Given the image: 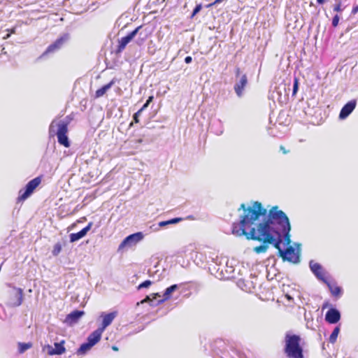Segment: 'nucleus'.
<instances>
[{"mask_svg":"<svg viewBox=\"0 0 358 358\" xmlns=\"http://www.w3.org/2000/svg\"><path fill=\"white\" fill-rule=\"evenodd\" d=\"M243 210L239 215V221L234 222L231 232L236 236H243L245 232L254 228L255 233L280 234V233L291 229L289 220L287 215L278 206L273 207L268 213L259 201H254L252 206L242 203L238 211Z\"/></svg>","mask_w":358,"mask_h":358,"instance_id":"nucleus-1","label":"nucleus"},{"mask_svg":"<svg viewBox=\"0 0 358 358\" xmlns=\"http://www.w3.org/2000/svg\"><path fill=\"white\" fill-rule=\"evenodd\" d=\"M243 236H245L247 240L257 241L262 243L260 245L253 248V251L257 254L266 252L268 248L269 244L273 245L275 248L278 249V255H280V250H284L281 248V244L282 243L280 234L255 233V230L252 228L250 231L245 232Z\"/></svg>","mask_w":358,"mask_h":358,"instance_id":"nucleus-2","label":"nucleus"},{"mask_svg":"<svg viewBox=\"0 0 358 358\" xmlns=\"http://www.w3.org/2000/svg\"><path fill=\"white\" fill-rule=\"evenodd\" d=\"M301 340V338L299 335L286 334L284 352L288 358H304Z\"/></svg>","mask_w":358,"mask_h":358,"instance_id":"nucleus-3","label":"nucleus"},{"mask_svg":"<svg viewBox=\"0 0 358 358\" xmlns=\"http://www.w3.org/2000/svg\"><path fill=\"white\" fill-rule=\"evenodd\" d=\"M213 350L215 355L219 356L220 358H228L230 356L231 358H246L245 355L241 351L231 347V353L226 349V344L222 340L215 341Z\"/></svg>","mask_w":358,"mask_h":358,"instance_id":"nucleus-4","label":"nucleus"},{"mask_svg":"<svg viewBox=\"0 0 358 358\" xmlns=\"http://www.w3.org/2000/svg\"><path fill=\"white\" fill-rule=\"evenodd\" d=\"M68 129L66 124H62L60 127L56 126V119L53 120L49 127V133L51 136L57 135L58 143L66 148L71 145L69 139L67 136Z\"/></svg>","mask_w":358,"mask_h":358,"instance_id":"nucleus-5","label":"nucleus"},{"mask_svg":"<svg viewBox=\"0 0 358 358\" xmlns=\"http://www.w3.org/2000/svg\"><path fill=\"white\" fill-rule=\"evenodd\" d=\"M179 288V285L177 284H174L171 285L170 287H167L164 293L163 294V296L160 299H157V297H161L160 294L159 293L153 294H152V299L150 298V296H147L145 300L147 302L150 303V305L152 306H156L157 305H159L164 301L170 299L171 298V294L173 292H174L176 290H177Z\"/></svg>","mask_w":358,"mask_h":358,"instance_id":"nucleus-6","label":"nucleus"},{"mask_svg":"<svg viewBox=\"0 0 358 358\" xmlns=\"http://www.w3.org/2000/svg\"><path fill=\"white\" fill-rule=\"evenodd\" d=\"M294 245L297 247L296 252H295V249L292 246H287V248L280 250L279 256L282 257L284 262L287 261L293 264H299L300 262L299 247L301 244L296 243Z\"/></svg>","mask_w":358,"mask_h":358,"instance_id":"nucleus-7","label":"nucleus"},{"mask_svg":"<svg viewBox=\"0 0 358 358\" xmlns=\"http://www.w3.org/2000/svg\"><path fill=\"white\" fill-rule=\"evenodd\" d=\"M41 180L39 177H36L25 185V187L20 189L17 198L18 201H23L29 197L34 192V189L40 185Z\"/></svg>","mask_w":358,"mask_h":358,"instance_id":"nucleus-8","label":"nucleus"},{"mask_svg":"<svg viewBox=\"0 0 358 358\" xmlns=\"http://www.w3.org/2000/svg\"><path fill=\"white\" fill-rule=\"evenodd\" d=\"M144 238L143 232H136L127 236L123 239L118 246V251L122 250L125 248H131L141 241Z\"/></svg>","mask_w":358,"mask_h":358,"instance_id":"nucleus-9","label":"nucleus"},{"mask_svg":"<svg viewBox=\"0 0 358 358\" xmlns=\"http://www.w3.org/2000/svg\"><path fill=\"white\" fill-rule=\"evenodd\" d=\"M22 289L13 287L9 291V298L6 302V305L9 307H17L22 304Z\"/></svg>","mask_w":358,"mask_h":358,"instance_id":"nucleus-10","label":"nucleus"},{"mask_svg":"<svg viewBox=\"0 0 358 358\" xmlns=\"http://www.w3.org/2000/svg\"><path fill=\"white\" fill-rule=\"evenodd\" d=\"M70 39V34L69 33L62 34L55 41L48 46L45 51L43 53L41 57L55 52L59 50L64 43L68 42Z\"/></svg>","mask_w":358,"mask_h":358,"instance_id":"nucleus-11","label":"nucleus"},{"mask_svg":"<svg viewBox=\"0 0 358 358\" xmlns=\"http://www.w3.org/2000/svg\"><path fill=\"white\" fill-rule=\"evenodd\" d=\"M248 84V76L245 73L241 75L239 79H236L234 86V92L238 98L243 96L245 89Z\"/></svg>","mask_w":358,"mask_h":358,"instance_id":"nucleus-12","label":"nucleus"},{"mask_svg":"<svg viewBox=\"0 0 358 358\" xmlns=\"http://www.w3.org/2000/svg\"><path fill=\"white\" fill-rule=\"evenodd\" d=\"M138 29H140V28H136L133 31L128 33L125 36L122 37L118 40V45L116 49L117 53L122 52L127 44L130 43L135 37H136Z\"/></svg>","mask_w":358,"mask_h":358,"instance_id":"nucleus-13","label":"nucleus"},{"mask_svg":"<svg viewBox=\"0 0 358 358\" xmlns=\"http://www.w3.org/2000/svg\"><path fill=\"white\" fill-rule=\"evenodd\" d=\"M309 267L312 273L319 280L326 282L327 278L324 276V270L320 264L315 262L314 260H310L309 262Z\"/></svg>","mask_w":358,"mask_h":358,"instance_id":"nucleus-14","label":"nucleus"},{"mask_svg":"<svg viewBox=\"0 0 358 358\" xmlns=\"http://www.w3.org/2000/svg\"><path fill=\"white\" fill-rule=\"evenodd\" d=\"M84 315L85 312L83 310H75L66 315L64 322L68 326H73L78 323Z\"/></svg>","mask_w":358,"mask_h":358,"instance_id":"nucleus-15","label":"nucleus"},{"mask_svg":"<svg viewBox=\"0 0 358 358\" xmlns=\"http://www.w3.org/2000/svg\"><path fill=\"white\" fill-rule=\"evenodd\" d=\"M357 106L356 99H352L346 103L341 108L339 113V119L345 120L355 110Z\"/></svg>","mask_w":358,"mask_h":358,"instance_id":"nucleus-16","label":"nucleus"},{"mask_svg":"<svg viewBox=\"0 0 358 358\" xmlns=\"http://www.w3.org/2000/svg\"><path fill=\"white\" fill-rule=\"evenodd\" d=\"M341 312L334 307H331L325 314V320L329 324H336L341 320Z\"/></svg>","mask_w":358,"mask_h":358,"instance_id":"nucleus-17","label":"nucleus"},{"mask_svg":"<svg viewBox=\"0 0 358 358\" xmlns=\"http://www.w3.org/2000/svg\"><path fill=\"white\" fill-rule=\"evenodd\" d=\"M65 341L64 340L60 342H55L54 343L55 348H53L50 345H48L47 348L48 349V353L49 355H61L66 352V348L64 347Z\"/></svg>","mask_w":358,"mask_h":358,"instance_id":"nucleus-18","label":"nucleus"},{"mask_svg":"<svg viewBox=\"0 0 358 358\" xmlns=\"http://www.w3.org/2000/svg\"><path fill=\"white\" fill-rule=\"evenodd\" d=\"M117 315V312L113 311L108 313H101V317L103 318L101 327H99L103 331L108 327L113 321Z\"/></svg>","mask_w":358,"mask_h":358,"instance_id":"nucleus-19","label":"nucleus"},{"mask_svg":"<svg viewBox=\"0 0 358 358\" xmlns=\"http://www.w3.org/2000/svg\"><path fill=\"white\" fill-rule=\"evenodd\" d=\"M136 28H140V29H138V31L137 32L136 43L138 45L141 46L148 38L150 32L146 28H144L143 25L138 26Z\"/></svg>","mask_w":358,"mask_h":358,"instance_id":"nucleus-20","label":"nucleus"},{"mask_svg":"<svg viewBox=\"0 0 358 358\" xmlns=\"http://www.w3.org/2000/svg\"><path fill=\"white\" fill-rule=\"evenodd\" d=\"M210 129L217 136L222 134L224 131L223 122L220 119L214 120L210 124Z\"/></svg>","mask_w":358,"mask_h":358,"instance_id":"nucleus-21","label":"nucleus"},{"mask_svg":"<svg viewBox=\"0 0 358 358\" xmlns=\"http://www.w3.org/2000/svg\"><path fill=\"white\" fill-rule=\"evenodd\" d=\"M102 333L103 331L98 328L88 336L87 342L89 343L92 347H93L101 340Z\"/></svg>","mask_w":358,"mask_h":358,"instance_id":"nucleus-22","label":"nucleus"},{"mask_svg":"<svg viewBox=\"0 0 358 358\" xmlns=\"http://www.w3.org/2000/svg\"><path fill=\"white\" fill-rule=\"evenodd\" d=\"M328 287L331 295L336 298L341 297L343 294V289L341 287L331 284L328 280H326V282H324Z\"/></svg>","mask_w":358,"mask_h":358,"instance_id":"nucleus-23","label":"nucleus"},{"mask_svg":"<svg viewBox=\"0 0 358 358\" xmlns=\"http://www.w3.org/2000/svg\"><path fill=\"white\" fill-rule=\"evenodd\" d=\"M115 82L116 79L113 78L110 83L103 85L101 88L98 89L95 92V97L99 98L103 96L106 93V92L113 87Z\"/></svg>","mask_w":358,"mask_h":358,"instance_id":"nucleus-24","label":"nucleus"},{"mask_svg":"<svg viewBox=\"0 0 358 358\" xmlns=\"http://www.w3.org/2000/svg\"><path fill=\"white\" fill-rule=\"evenodd\" d=\"M291 229H288L281 233H280V238L282 240V243L287 246H289V245L291 243V236H290Z\"/></svg>","mask_w":358,"mask_h":358,"instance_id":"nucleus-25","label":"nucleus"},{"mask_svg":"<svg viewBox=\"0 0 358 358\" xmlns=\"http://www.w3.org/2000/svg\"><path fill=\"white\" fill-rule=\"evenodd\" d=\"M92 347L87 342L83 343L80 345V346L76 350V355H85Z\"/></svg>","mask_w":358,"mask_h":358,"instance_id":"nucleus-26","label":"nucleus"},{"mask_svg":"<svg viewBox=\"0 0 358 358\" xmlns=\"http://www.w3.org/2000/svg\"><path fill=\"white\" fill-rule=\"evenodd\" d=\"M339 332H340V324L336 326L334 328V329L333 330V331L331 332V334L329 336V343H334L336 341V339H337Z\"/></svg>","mask_w":358,"mask_h":358,"instance_id":"nucleus-27","label":"nucleus"},{"mask_svg":"<svg viewBox=\"0 0 358 358\" xmlns=\"http://www.w3.org/2000/svg\"><path fill=\"white\" fill-rule=\"evenodd\" d=\"M72 120L73 118L71 117V115H67L64 119L60 120H56V126L60 127L62 124H66V127L68 129V126Z\"/></svg>","mask_w":358,"mask_h":358,"instance_id":"nucleus-28","label":"nucleus"},{"mask_svg":"<svg viewBox=\"0 0 358 358\" xmlns=\"http://www.w3.org/2000/svg\"><path fill=\"white\" fill-rule=\"evenodd\" d=\"M32 344L31 343H18V351L20 353H23L28 349L31 348Z\"/></svg>","mask_w":358,"mask_h":358,"instance_id":"nucleus-29","label":"nucleus"},{"mask_svg":"<svg viewBox=\"0 0 358 358\" xmlns=\"http://www.w3.org/2000/svg\"><path fill=\"white\" fill-rule=\"evenodd\" d=\"M212 262H215V264H216L217 266H219V265H218V263H217V262H218V259H217V258H216V259L213 258V259H212ZM214 269H216L217 273H218V272H219V271H220V270H221V271H220V273L219 275H217V277H219V278H229L230 277V276H229V275H225V274H224V273H223V269H222V268H220V266H219L217 268H216L215 267V268H214Z\"/></svg>","mask_w":358,"mask_h":358,"instance_id":"nucleus-30","label":"nucleus"},{"mask_svg":"<svg viewBox=\"0 0 358 358\" xmlns=\"http://www.w3.org/2000/svg\"><path fill=\"white\" fill-rule=\"evenodd\" d=\"M82 238H83V236L80 231L77 233H72L69 235V241L71 243H74L81 239Z\"/></svg>","mask_w":358,"mask_h":358,"instance_id":"nucleus-31","label":"nucleus"},{"mask_svg":"<svg viewBox=\"0 0 358 358\" xmlns=\"http://www.w3.org/2000/svg\"><path fill=\"white\" fill-rule=\"evenodd\" d=\"M62 244L60 243H57L55 244L53 250L52 251V254L53 256H57L62 251Z\"/></svg>","mask_w":358,"mask_h":358,"instance_id":"nucleus-32","label":"nucleus"},{"mask_svg":"<svg viewBox=\"0 0 358 358\" xmlns=\"http://www.w3.org/2000/svg\"><path fill=\"white\" fill-rule=\"evenodd\" d=\"M152 282L151 280H146L143 281V282H141V284H139L137 288H138V289L148 288L152 285Z\"/></svg>","mask_w":358,"mask_h":358,"instance_id":"nucleus-33","label":"nucleus"},{"mask_svg":"<svg viewBox=\"0 0 358 358\" xmlns=\"http://www.w3.org/2000/svg\"><path fill=\"white\" fill-rule=\"evenodd\" d=\"M93 225V223L92 222H89L88 224L83 229H82L80 232L81 233L82 236L84 237L86 236L87 232L91 229Z\"/></svg>","mask_w":358,"mask_h":358,"instance_id":"nucleus-34","label":"nucleus"},{"mask_svg":"<svg viewBox=\"0 0 358 358\" xmlns=\"http://www.w3.org/2000/svg\"><path fill=\"white\" fill-rule=\"evenodd\" d=\"M93 225V223L92 222H89L88 224L83 229H82L80 232L81 233L82 236L84 237L86 236L87 232L91 229Z\"/></svg>","mask_w":358,"mask_h":358,"instance_id":"nucleus-35","label":"nucleus"},{"mask_svg":"<svg viewBox=\"0 0 358 358\" xmlns=\"http://www.w3.org/2000/svg\"><path fill=\"white\" fill-rule=\"evenodd\" d=\"M93 225V223L92 222H89L88 224L83 229H82L80 232L81 233L82 236L84 237L86 236L87 232L91 229Z\"/></svg>","mask_w":358,"mask_h":358,"instance_id":"nucleus-36","label":"nucleus"},{"mask_svg":"<svg viewBox=\"0 0 358 358\" xmlns=\"http://www.w3.org/2000/svg\"><path fill=\"white\" fill-rule=\"evenodd\" d=\"M299 90V80L297 78L294 77V85L292 89V96H294Z\"/></svg>","mask_w":358,"mask_h":358,"instance_id":"nucleus-37","label":"nucleus"},{"mask_svg":"<svg viewBox=\"0 0 358 358\" xmlns=\"http://www.w3.org/2000/svg\"><path fill=\"white\" fill-rule=\"evenodd\" d=\"M201 8H202L201 3L196 4L192 13L191 17H194L197 13H199L200 12V10H201Z\"/></svg>","mask_w":358,"mask_h":358,"instance_id":"nucleus-38","label":"nucleus"},{"mask_svg":"<svg viewBox=\"0 0 358 358\" xmlns=\"http://www.w3.org/2000/svg\"><path fill=\"white\" fill-rule=\"evenodd\" d=\"M343 10V8L341 7V1L338 0L334 6V11L341 13Z\"/></svg>","mask_w":358,"mask_h":358,"instance_id":"nucleus-39","label":"nucleus"},{"mask_svg":"<svg viewBox=\"0 0 358 358\" xmlns=\"http://www.w3.org/2000/svg\"><path fill=\"white\" fill-rule=\"evenodd\" d=\"M340 17L338 15H335L332 18L331 24L334 27H336L338 24Z\"/></svg>","mask_w":358,"mask_h":358,"instance_id":"nucleus-40","label":"nucleus"},{"mask_svg":"<svg viewBox=\"0 0 358 358\" xmlns=\"http://www.w3.org/2000/svg\"><path fill=\"white\" fill-rule=\"evenodd\" d=\"M141 110H138L136 113H135L133 115V120L135 123H138L139 122V117L141 115Z\"/></svg>","mask_w":358,"mask_h":358,"instance_id":"nucleus-41","label":"nucleus"},{"mask_svg":"<svg viewBox=\"0 0 358 358\" xmlns=\"http://www.w3.org/2000/svg\"><path fill=\"white\" fill-rule=\"evenodd\" d=\"M182 220V219L180 217H175V218L170 219L168 221H169V224H176V223L179 222L180 221H181Z\"/></svg>","mask_w":358,"mask_h":358,"instance_id":"nucleus-42","label":"nucleus"},{"mask_svg":"<svg viewBox=\"0 0 358 358\" xmlns=\"http://www.w3.org/2000/svg\"><path fill=\"white\" fill-rule=\"evenodd\" d=\"M241 69L239 67H236L235 69V76H236V79H239V78L241 76Z\"/></svg>","mask_w":358,"mask_h":358,"instance_id":"nucleus-43","label":"nucleus"},{"mask_svg":"<svg viewBox=\"0 0 358 358\" xmlns=\"http://www.w3.org/2000/svg\"><path fill=\"white\" fill-rule=\"evenodd\" d=\"M222 1H223V0H215L213 3H210V4H208V6H207V8H210V7H212V6H214V5H216V4H217V3H221Z\"/></svg>","mask_w":358,"mask_h":358,"instance_id":"nucleus-44","label":"nucleus"},{"mask_svg":"<svg viewBox=\"0 0 358 358\" xmlns=\"http://www.w3.org/2000/svg\"><path fill=\"white\" fill-rule=\"evenodd\" d=\"M192 62V57H190V56H187V57L185 58V62L186 64H190Z\"/></svg>","mask_w":358,"mask_h":358,"instance_id":"nucleus-45","label":"nucleus"},{"mask_svg":"<svg viewBox=\"0 0 358 358\" xmlns=\"http://www.w3.org/2000/svg\"><path fill=\"white\" fill-rule=\"evenodd\" d=\"M168 224H169L168 220L162 221L159 223V227H165Z\"/></svg>","mask_w":358,"mask_h":358,"instance_id":"nucleus-46","label":"nucleus"},{"mask_svg":"<svg viewBox=\"0 0 358 358\" xmlns=\"http://www.w3.org/2000/svg\"><path fill=\"white\" fill-rule=\"evenodd\" d=\"M148 106V103L145 102L139 110H141V112H143Z\"/></svg>","mask_w":358,"mask_h":358,"instance_id":"nucleus-47","label":"nucleus"},{"mask_svg":"<svg viewBox=\"0 0 358 358\" xmlns=\"http://www.w3.org/2000/svg\"><path fill=\"white\" fill-rule=\"evenodd\" d=\"M280 150L282 152L283 154L288 153V151L285 149V148L282 145H280Z\"/></svg>","mask_w":358,"mask_h":358,"instance_id":"nucleus-48","label":"nucleus"},{"mask_svg":"<svg viewBox=\"0 0 358 358\" xmlns=\"http://www.w3.org/2000/svg\"><path fill=\"white\" fill-rule=\"evenodd\" d=\"M243 285H244V281H243V280H239V281L238 282V287H240L242 289H244V288H243Z\"/></svg>","mask_w":358,"mask_h":358,"instance_id":"nucleus-49","label":"nucleus"},{"mask_svg":"<svg viewBox=\"0 0 358 358\" xmlns=\"http://www.w3.org/2000/svg\"><path fill=\"white\" fill-rule=\"evenodd\" d=\"M358 12V6L353 7L352 14H356Z\"/></svg>","mask_w":358,"mask_h":358,"instance_id":"nucleus-50","label":"nucleus"},{"mask_svg":"<svg viewBox=\"0 0 358 358\" xmlns=\"http://www.w3.org/2000/svg\"><path fill=\"white\" fill-rule=\"evenodd\" d=\"M15 33V29H13L10 33H8L3 38H8L10 37V34Z\"/></svg>","mask_w":358,"mask_h":358,"instance_id":"nucleus-51","label":"nucleus"},{"mask_svg":"<svg viewBox=\"0 0 358 358\" xmlns=\"http://www.w3.org/2000/svg\"><path fill=\"white\" fill-rule=\"evenodd\" d=\"M152 100H153V96H150L148 97L146 102L148 103V104H150L152 101Z\"/></svg>","mask_w":358,"mask_h":358,"instance_id":"nucleus-52","label":"nucleus"},{"mask_svg":"<svg viewBox=\"0 0 358 358\" xmlns=\"http://www.w3.org/2000/svg\"><path fill=\"white\" fill-rule=\"evenodd\" d=\"M327 0H317V3L320 5H322L325 3Z\"/></svg>","mask_w":358,"mask_h":358,"instance_id":"nucleus-53","label":"nucleus"},{"mask_svg":"<svg viewBox=\"0 0 358 358\" xmlns=\"http://www.w3.org/2000/svg\"><path fill=\"white\" fill-rule=\"evenodd\" d=\"M234 271V269L232 268V267H230L229 268V269H226V273H231Z\"/></svg>","mask_w":358,"mask_h":358,"instance_id":"nucleus-54","label":"nucleus"},{"mask_svg":"<svg viewBox=\"0 0 358 358\" xmlns=\"http://www.w3.org/2000/svg\"><path fill=\"white\" fill-rule=\"evenodd\" d=\"M286 298L287 299L288 301H293V298L289 295V294H286Z\"/></svg>","mask_w":358,"mask_h":358,"instance_id":"nucleus-55","label":"nucleus"},{"mask_svg":"<svg viewBox=\"0 0 358 358\" xmlns=\"http://www.w3.org/2000/svg\"><path fill=\"white\" fill-rule=\"evenodd\" d=\"M112 350L115 351V352H117L119 350V348L116 345H113L112 346Z\"/></svg>","mask_w":358,"mask_h":358,"instance_id":"nucleus-56","label":"nucleus"},{"mask_svg":"<svg viewBox=\"0 0 358 358\" xmlns=\"http://www.w3.org/2000/svg\"><path fill=\"white\" fill-rule=\"evenodd\" d=\"M328 306H329V303L328 302L324 303L323 304V306H322V309L326 308Z\"/></svg>","mask_w":358,"mask_h":358,"instance_id":"nucleus-57","label":"nucleus"},{"mask_svg":"<svg viewBox=\"0 0 358 358\" xmlns=\"http://www.w3.org/2000/svg\"><path fill=\"white\" fill-rule=\"evenodd\" d=\"M352 27H348L347 29H346V32H348L350 31L351 29H352Z\"/></svg>","mask_w":358,"mask_h":358,"instance_id":"nucleus-58","label":"nucleus"},{"mask_svg":"<svg viewBox=\"0 0 358 358\" xmlns=\"http://www.w3.org/2000/svg\"><path fill=\"white\" fill-rule=\"evenodd\" d=\"M283 89L285 90V85H283Z\"/></svg>","mask_w":358,"mask_h":358,"instance_id":"nucleus-59","label":"nucleus"},{"mask_svg":"<svg viewBox=\"0 0 358 358\" xmlns=\"http://www.w3.org/2000/svg\"><path fill=\"white\" fill-rule=\"evenodd\" d=\"M0 308H3V306L2 305L0 304Z\"/></svg>","mask_w":358,"mask_h":358,"instance_id":"nucleus-60","label":"nucleus"}]
</instances>
